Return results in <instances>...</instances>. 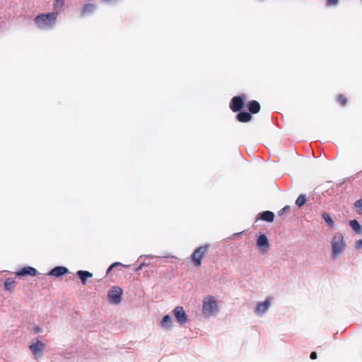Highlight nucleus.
Instances as JSON below:
<instances>
[{"instance_id":"1","label":"nucleus","mask_w":362,"mask_h":362,"mask_svg":"<svg viewBox=\"0 0 362 362\" xmlns=\"http://www.w3.org/2000/svg\"><path fill=\"white\" fill-rule=\"evenodd\" d=\"M58 11L39 14L35 18V23L40 29L50 28L56 23Z\"/></svg>"},{"instance_id":"2","label":"nucleus","mask_w":362,"mask_h":362,"mask_svg":"<svg viewBox=\"0 0 362 362\" xmlns=\"http://www.w3.org/2000/svg\"><path fill=\"white\" fill-rule=\"evenodd\" d=\"M332 246V257L336 258L346 248V243L341 233H336L331 241Z\"/></svg>"},{"instance_id":"3","label":"nucleus","mask_w":362,"mask_h":362,"mask_svg":"<svg viewBox=\"0 0 362 362\" xmlns=\"http://www.w3.org/2000/svg\"><path fill=\"white\" fill-rule=\"evenodd\" d=\"M218 310L217 302L212 296L204 298L202 305V312L206 316H211Z\"/></svg>"},{"instance_id":"4","label":"nucleus","mask_w":362,"mask_h":362,"mask_svg":"<svg viewBox=\"0 0 362 362\" xmlns=\"http://www.w3.org/2000/svg\"><path fill=\"white\" fill-rule=\"evenodd\" d=\"M209 250L208 245L200 246L197 248L191 255V260L192 263L197 267L202 264V259L206 255Z\"/></svg>"},{"instance_id":"5","label":"nucleus","mask_w":362,"mask_h":362,"mask_svg":"<svg viewBox=\"0 0 362 362\" xmlns=\"http://www.w3.org/2000/svg\"><path fill=\"white\" fill-rule=\"evenodd\" d=\"M122 289L118 286L112 287L108 292L109 301L112 304H119L122 300Z\"/></svg>"},{"instance_id":"6","label":"nucleus","mask_w":362,"mask_h":362,"mask_svg":"<svg viewBox=\"0 0 362 362\" xmlns=\"http://www.w3.org/2000/svg\"><path fill=\"white\" fill-rule=\"evenodd\" d=\"M244 105L243 98L240 96H235L231 99L230 103V108L234 112H237L242 110Z\"/></svg>"},{"instance_id":"7","label":"nucleus","mask_w":362,"mask_h":362,"mask_svg":"<svg viewBox=\"0 0 362 362\" xmlns=\"http://www.w3.org/2000/svg\"><path fill=\"white\" fill-rule=\"evenodd\" d=\"M174 315L180 324H185L187 321V316L182 306H177L174 310Z\"/></svg>"},{"instance_id":"8","label":"nucleus","mask_w":362,"mask_h":362,"mask_svg":"<svg viewBox=\"0 0 362 362\" xmlns=\"http://www.w3.org/2000/svg\"><path fill=\"white\" fill-rule=\"evenodd\" d=\"M257 245L262 252L265 253L268 251L269 247V244L268 239L265 235H264V234L261 235L258 238L257 241Z\"/></svg>"},{"instance_id":"9","label":"nucleus","mask_w":362,"mask_h":362,"mask_svg":"<svg viewBox=\"0 0 362 362\" xmlns=\"http://www.w3.org/2000/svg\"><path fill=\"white\" fill-rule=\"evenodd\" d=\"M37 274V271L36 269L32 267H25L20 269L18 272H16V276H35Z\"/></svg>"},{"instance_id":"10","label":"nucleus","mask_w":362,"mask_h":362,"mask_svg":"<svg viewBox=\"0 0 362 362\" xmlns=\"http://www.w3.org/2000/svg\"><path fill=\"white\" fill-rule=\"evenodd\" d=\"M44 349L45 344L40 340H37L35 343L30 346V349L35 356H40Z\"/></svg>"},{"instance_id":"11","label":"nucleus","mask_w":362,"mask_h":362,"mask_svg":"<svg viewBox=\"0 0 362 362\" xmlns=\"http://www.w3.org/2000/svg\"><path fill=\"white\" fill-rule=\"evenodd\" d=\"M69 270L67 268L62 266H58L54 268H53L49 272V275L53 276L55 277H59L62 276L66 273H68Z\"/></svg>"},{"instance_id":"12","label":"nucleus","mask_w":362,"mask_h":362,"mask_svg":"<svg viewBox=\"0 0 362 362\" xmlns=\"http://www.w3.org/2000/svg\"><path fill=\"white\" fill-rule=\"evenodd\" d=\"M77 276L81 279V284L83 285H86L87 283V279L88 278H91L93 276V273L88 272V271H83V270H79L76 272Z\"/></svg>"},{"instance_id":"13","label":"nucleus","mask_w":362,"mask_h":362,"mask_svg":"<svg viewBox=\"0 0 362 362\" xmlns=\"http://www.w3.org/2000/svg\"><path fill=\"white\" fill-rule=\"evenodd\" d=\"M269 300L268 299L265 300L263 303H261L257 305V306L255 308V313L257 315L263 314L269 308Z\"/></svg>"},{"instance_id":"14","label":"nucleus","mask_w":362,"mask_h":362,"mask_svg":"<svg viewBox=\"0 0 362 362\" xmlns=\"http://www.w3.org/2000/svg\"><path fill=\"white\" fill-rule=\"evenodd\" d=\"M260 218L264 221L272 222L274 218V214L270 211H265L259 214Z\"/></svg>"},{"instance_id":"15","label":"nucleus","mask_w":362,"mask_h":362,"mask_svg":"<svg viewBox=\"0 0 362 362\" xmlns=\"http://www.w3.org/2000/svg\"><path fill=\"white\" fill-rule=\"evenodd\" d=\"M96 6L94 4H86L83 6L81 10V15L86 16L89 13H91L92 12H93Z\"/></svg>"},{"instance_id":"16","label":"nucleus","mask_w":362,"mask_h":362,"mask_svg":"<svg viewBox=\"0 0 362 362\" xmlns=\"http://www.w3.org/2000/svg\"><path fill=\"white\" fill-rule=\"evenodd\" d=\"M260 110V104L257 100H250V115L257 114Z\"/></svg>"},{"instance_id":"17","label":"nucleus","mask_w":362,"mask_h":362,"mask_svg":"<svg viewBox=\"0 0 362 362\" xmlns=\"http://www.w3.org/2000/svg\"><path fill=\"white\" fill-rule=\"evenodd\" d=\"M15 280L12 278H7L5 280L4 286L7 291H12L15 287Z\"/></svg>"},{"instance_id":"18","label":"nucleus","mask_w":362,"mask_h":362,"mask_svg":"<svg viewBox=\"0 0 362 362\" xmlns=\"http://www.w3.org/2000/svg\"><path fill=\"white\" fill-rule=\"evenodd\" d=\"M351 228L358 233H361L362 227L356 220H351L349 221Z\"/></svg>"},{"instance_id":"19","label":"nucleus","mask_w":362,"mask_h":362,"mask_svg":"<svg viewBox=\"0 0 362 362\" xmlns=\"http://www.w3.org/2000/svg\"><path fill=\"white\" fill-rule=\"evenodd\" d=\"M172 320L170 315H165L160 322L162 327L169 328L171 326Z\"/></svg>"},{"instance_id":"20","label":"nucleus","mask_w":362,"mask_h":362,"mask_svg":"<svg viewBox=\"0 0 362 362\" xmlns=\"http://www.w3.org/2000/svg\"><path fill=\"white\" fill-rule=\"evenodd\" d=\"M237 119L241 122H249V112H240L237 115Z\"/></svg>"},{"instance_id":"21","label":"nucleus","mask_w":362,"mask_h":362,"mask_svg":"<svg viewBox=\"0 0 362 362\" xmlns=\"http://www.w3.org/2000/svg\"><path fill=\"white\" fill-rule=\"evenodd\" d=\"M306 202V196L305 194H300L296 201V204L298 207H302Z\"/></svg>"},{"instance_id":"22","label":"nucleus","mask_w":362,"mask_h":362,"mask_svg":"<svg viewBox=\"0 0 362 362\" xmlns=\"http://www.w3.org/2000/svg\"><path fill=\"white\" fill-rule=\"evenodd\" d=\"M322 217L325 222L331 227H334V221L332 218L329 216V215L327 213H323Z\"/></svg>"},{"instance_id":"23","label":"nucleus","mask_w":362,"mask_h":362,"mask_svg":"<svg viewBox=\"0 0 362 362\" xmlns=\"http://www.w3.org/2000/svg\"><path fill=\"white\" fill-rule=\"evenodd\" d=\"M337 102L341 105V106H344L346 105V103H347V99L346 98V96L343 94H339L337 95Z\"/></svg>"},{"instance_id":"24","label":"nucleus","mask_w":362,"mask_h":362,"mask_svg":"<svg viewBox=\"0 0 362 362\" xmlns=\"http://www.w3.org/2000/svg\"><path fill=\"white\" fill-rule=\"evenodd\" d=\"M354 206L358 209V213L362 215V199H358L354 203Z\"/></svg>"},{"instance_id":"25","label":"nucleus","mask_w":362,"mask_h":362,"mask_svg":"<svg viewBox=\"0 0 362 362\" xmlns=\"http://www.w3.org/2000/svg\"><path fill=\"white\" fill-rule=\"evenodd\" d=\"M117 266H123V264L122 263H120V262H114L107 269V274H109L113 268H115V267H116ZM124 267H125V266L124 265Z\"/></svg>"},{"instance_id":"26","label":"nucleus","mask_w":362,"mask_h":362,"mask_svg":"<svg viewBox=\"0 0 362 362\" xmlns=\"http://www.w3.org/2000/svg\"><path fill=\"white\" fill-rule=\"evenodd\" d=\"M65 0H55L54 3V6L56 8L62 7L64 4Z\"/></svg>"},{"instance_id":"27","label":"nucleus","mask_w":362,"mask_h":362,"mask_svg":"<svg viewBox=\"0 0 362 362\" xmlns=\"http://www.w3.org/2000/svg\"><path fill=\"white\" fill-rule=\"evenodd\" d=\"M339 2V0H327L326 1V5L329 6H334V5H337Z\"/></svg>"},{"instance_id":"28","label":"nucleus","mask_w":362,"mask_h":362,"mask_svg":"<svg viewBox=\"0 0 362 362\" xmlns=\"http://www.w3.org/2000/svg\"><path fill=\"white\" fill-rule=\"evenodd\" d=\"M289 209H290V206L288 205L284 206L283 209H281V210H279L278 211V215L282 216L286 211L289 210Z\"/></svg>"},{"instance_id":"29","label":"nucleus","mask_w":362,"mask_h":362,"mask_svg":"<svg viewBox=\"0 0 362 362\" xmlns=\"http://www.w3.org/2000/svg\"><path fill=\"white\" fill-rule=\"evenodd\" d=\"M356 247L358 249L362 248V240H358L355 243Z\"/></svg>"},{"instance_id":"30","label":"nucleus","mask_w":362,"mask_h":362,"mask_svg":"<svg viewBox=\"0 0 362 362\" xmlns=\"http://www.w3.org/2000/svg\"><path fill=\"white\" fill-rule=\"evenodd\" d=\"M317 353L315 351H313L310 355V358L312 359V360H315L317 358Z\"/></svg>"},{"instance_id":"31","label":"nucleus","mask_w":362,"mask_h":362,"mask_svg":"<svg viewBox=\"0 0 362 362\" xmlns=\"http://www.w3.org/2000/svg\"><path fill=\"white\" fill-rule=\"evenodd\" d=\"M141 269V265L139 267V268L136 270H139Z\"/></svg>"},{"instance_id":"32","label":"nucleus","mask_w":362,"mask_h":362,"mask_svg":"<svg viewBox=\"0 0 362 362\" xmlns=\"http://www.w3.org/2000/svg\"><path fill=\"white\" fill-rule=\"evenodd\" d=\"M40 328H37V329H36V332H40Z\"/></svg>"},{"instance_id":"33","label":"nucleus","mask_w":362,"mask_h":362,"mask_svg":"<svg viewBox=\"0 0 362 362\" xmlns=\"http://www.w3.org/2000/svg\"><path fill=\"white\" fill-rule=\"evenodd\" d=\"M361 1H362V0H361Z\"/></svg>"}]
</instances>
